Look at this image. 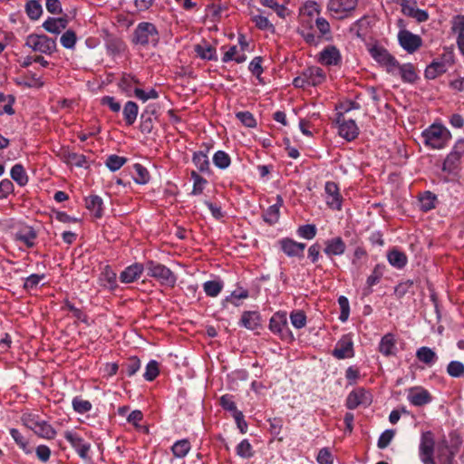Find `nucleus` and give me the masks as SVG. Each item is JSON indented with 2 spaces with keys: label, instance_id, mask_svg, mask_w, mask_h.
<instances>
[{
  "label": "nucleus",
  "instance_id": "1",
  "mask_svg": "<svg viewBox=\"0 0 464 464\" xmlns=\"http://www.w3.org/2000/svg\"><path fill=\"white\" fill-rule=\"evenodd\" d=\"M435 451L440 464H454L457 450L450 446L446 440L436 446L433 433L430 430L422 432L419 445V458L422 464H436Z\"/></svg>",
  "mask_w": 464,
  "mask_h": 464
},
{
  "label": "nucleus",
  "instance_id": "2",
  "mask_svg": "<svg viewBox=\"0 0 464 464\" xmlns=\"http://www.w3.org/2000/svg\"><path fill=\"white\" fill-rule=\"evenodd\" d=\"M160 42V34L156 25L150 22L139 23L131 35V43L142 47L156 46Z\"/></svg>",
  "mask_w": 464,
  "mask_h": 464
},
{
  "label": "nucleus",
  "instance_id": "3",
  "mask_svg": "<svg viewBox=\"0 0 464 464\" xmlns=\"http://www.w3.org/2000/svg\"><path fill=\"white\" fill-rule=\"evenodd\" d=\"M421 138L426 146L433 150H440L448 144L451 134L442 125L433 124L422 131Z\"/></svg>",
  "mask_w": 464,
  "mask_h": 464
},
{
  "label": "nucleus",
  "instance_id": "4",
  "mask_svg": "<svg viewBox=\"0 0 464 464\" xmlns=\"http://www.w3.org/2000/svg\"><path fill=\"white\" fill-rule=\"evenodd\" d=\"M22 421L25 427L33 430L40 438L53 440L56 436L55 429L46 420H42L37 414H24Z\"/></svg>",
  "mask_w": 464,
  "mask_h": 464
},
{
  "label": "nucleus",
  "instance_id": "5",
  "mask_svg": "<svg viewBox=\"0 0 464 464\" xmlns=\"http://www.w3.org/2000/svg\"><path fill=\"white\" fill-rule=\"evenodd\" d=\"M145 270L148 276L153 277L160 285L174 287L177 282V276L175 274L166 266L153 261L149 260L145 263Z\"/></svg>",
  "mask_w": 464,
  "mask_h": 464
},
{
  "label": "nucleus",
  "instance_id": "6",
  "mask_svg": "<svg viewBox=\"0 0 464 464\" xmlns=\"http://www.w3.org/2000/svg\"><path fill=\"white\" fill-rule=\"evenodd\" d=\"M63 437L82 459H91V444L87 442L76 430H67L63 432Z\"/></svg>",
  "mask_w": 464,
  "mask_h": 464
},
{
  "label": "nucleus",
  "instance_id": "7",
  "mask_svg": "<svg viewBox=\"0 0 464 464\" xmlns=\"http://www.w3.org/2000/svg\"><path fill=\"white\" fill-rule=\"evenodd\" d=\"M25 45L34 52L52 54L56 50V42L44 34H32L26 37Z\"/></svg>",
  "mask_w": 464,
  "mask_h": 464
},
{
  "label": "nucleus",
  "instance_id": "8",
  "mask_svg": "<svg viewBox=\"0 0 464 464\" xmlns=\"http://www.w3.org/2000/svg\"><path fill=\"white\" fill-rule=\"evenodd\" d=\"M370 53L378 63L386 68L389 73L395 74L398 61L385 48L375 45L370 49Z\"/></svg>",
  "mask_w": 464,
  "mask_h": 464
},
{
  "label": "nucleus",
  "instance_id": "9",
  "mask_svg": "<svg viewBox=\"0 0 464 464\" xmlns=\"http://www.w3.org/2000/svg\"><path fill=\"white\" fill-rule=\"evenodd\" d=\"M269 329L282 339H293L288 328L286 313L285 312H277L273 314L269 322Z\"/></svg>",
  "mask_w": 464,
  "mask_h": 464
},
{
  "label": "nucleus",
  "instance_id": "10",
  "mask_svg": "<svg viewBox=\"0 0 464 464\" xmlns=\"http://www.w3.org/2000/svg\"><path fill=\"white\" fill-rule=\"evenodd\" d=\"M398 41L402 49L407 51L409 53H414L422 44L420 36L414 34L406 29L399 31Z\"/></svg>",
  "mask_w": 464,
  "mask_h": 464
},
{
  "label": "nucleus",
  "instance_id": "11",
  "mask_svg": "<svg viewBox=\"0 0 464 464\" xmlns=\"http://www.w3.org/2000/svg\"><path fill=\"white\" fill-rule=\"evenodd\" d=\"M401 7L403 14L414 18L417 22L422 23L429 19V14L425 10L417 8L416 0H396Z\"/></svg>",
  "mask_w": 464,
  "mask_h": 464
},
{
  "label": "nucleus",
  "instance_id": "12",
  "mask_svg": "<svg viewBox=\"0 0 464 464\" xmlns=\"http://www.w3.org/2000/svg\"><path fill=\"white\" fill-rule=\"evenodd\" d=\"M332 354L339 360L353 357L354 353L352 335H343L341 339L336 343L335 348L332 352Z\"/></svg>",
  "mask_w": 464,
  "mask_h": 464
},
{
  "label": "nucleus",
  "instance_id": "13",
  "mask_svg": "<svg viewBox=\"0 0 464 464\" xmlns=\"http://www.w3.org/2000/svg\"><path fill=\"white\" fill-rule=\"evenodd\" d=\"M371 403V393L362 388L351 392L346 399V407L350 410L356 409L361 405L369 406Z\"/></svg>",
  "mask_w": 464,
  "mask_h": 464
},
{
  "label": "nucleus",
  "instance_id": "14",
  "mask_svg": "<svg viewBox=\"0 0 464 464\" xmlns=\"http://www.w3.org/2000/svg\"><path fill=\"white\" fill-rule=\"evenodd\" d=\"M277 244L280 246V249L288 256V257H297L301 258L304 256V251L305 249L306 245L304 243L296 242L292 238L284 237L280 239Z\"/></svg>",
  "mask_w": 464,
  "mask_h": 464
},
{
  "label": "nucleus",
  "instance_id": "15",
  "mask_svg": "<svg viewBox=\"0 0 464 464\" xmlns=\"http://www.w3.org/2000/svg\"><path fill=\"white\" fill-rule=\"evenodd\" d=\"M339 126V135L347 141L355 140L359 135V128L353 120H345L340 113L336 120Z\"/></svg>",
  "mask_w": 464,
  "mask_h": 464
},
{
  "label": "nucleus",
  "instance_id": "16",
  "mask_svg": "<svg viewBox=\"0 0 464 464\" xmlns=\"http://www.w3.org/2000/svg\"><path fill=\"white\" fill-rule=\"evenodd\" d=\"M318 62L325 66H339L342 63V55L336 46L328 45L319 53Z\"/></svg>",
  "mask_w": 464,
  "mask_h": 464
},
{
  "label": "nucleus",
  "instance_id": "17",
  "mask_svg": "<svg viewBox=\"0 0 464 464\" xmlns=\"http://www.w3.org/2000/svg\"><path fill=\"white\" fill-rule=\"evenodd\" d=\"M324 191L326 194V204L333 209H341L342 197L339 193L338 186L335 182L328 181L325 183Z\"/></svg>",
  "mask_w": 464,
  "mask_h": 464
},
{
  "label": "nucleus",
  "instance_id": "18",
  "mask_svg": "<svg viewBox=\"0 0 464 464\" xmlns=\"http://www.w3.org/2000/svg\"><path fill=\"white\" fill-rule=\"evenodd\" d=\"M358 0H330L327 9L334 14L343 17L344 13L354 10L357 6Z\"/></svg>",
  "mask_w": 464,
  "mask_h": 464
},
{
  "label": "nucleus",
  "instance_id": "19",
  "mask_svg": "<svg viewBox=\"0 0 464 464\" xmlns=\"http://www.w3.org/2000/svg\"><path fill=\"white\" fill-rule=\"evenodd\" d=\"M407 399L414 406H423L430 402L431 396L422 387H412L408 391Z\"/></svg>",
  "mask_w": 464,
  "mask_h": 464
},
{
  "label": "nucleus",
  "instance_id": "20",
  "mask_svg": "<svg viewBox=\"0 0 464 464\" xmlns=\"http://www.w3.org/2000/svg\"><path fill=\"white\" fill-rule=\"evenodd\" d=\"M145 270V264L134 263L127 266L121 274L120 280L121 283L130 284L138 280L143 271Z\"/></svg>",
  "mask_w": 464,
  "mask_h": 464
},
{
  "label": "nucleus",
  "instance_id": "21",
  "mask_svg": "<svg viewBox=\"0 0 464 464\" xmlns=\"http://www.w3.org/2000/svg\"><path fill=\"white\" fill-rule=\"evenodd\" d=\"M324 246V252L329 257L342 256L346 249V245L341 237L327 239Z\"/></svg>",
  "mask_w": 464,
  "mask_h": 464
},
{
  "label": "nucleus",
  "instance_id": "22",
  "mask_svg": "<svg viewBox=\"0 0 464 464\" xmlns=\"http://www.w3.org/2000/svg\"><path fill=\"white\" fill-rule=\"evenodd\" d=\"M451 30L457 34L458 47L464 55V15L458 14L452 18Z\"/></svg>",
  "mask_w": 464,
  "mask_h": 464
},
{
  "label": "nucleus",
  "instance_id": "23",
  "mask_svg": "<svg viewBox=\"0 0 464 464\" xmlns=\"http://www.w3.org/2000/svg\"><path fill=\"white\" fill-rule=\"evenodd\" d=\"M379 352L386 356H392L396 354L397 347H396V340L392 334H386L379 343Z\"/></svg>",
  "mask_w": 464,
  "mask_h": 464
},
{
  "label": "nucleus",
  "instance_id": "24",
  "mask_svg": "<svg viewBox=\"0 0 464 464\" xmlns=\"http://www.w3.org/2000/svg\"><path fill=\"white\" fill-rule=\"evenodd\" d=\"M261 317L256 311H245L239 321V325L248 330H255L260 325Z\"/></svg>",
  "mask_w": 464,
  "mask_h": 464
},
{
  "label": "nucleus",
  "instance_id": "25",
  "mask_svg": "<svg viewBox=\"0 0 464 464\" xmlns=\"http://www.w3.org/2000/svg\"><path fill=\"white\" fill-rule=\"evenodd\" d=\"M304 78L307 79L308 84L316 86L325 80V73L320 67L312 66L304 71Z\"/></svg>",
  "mask_w": 464,
  "mask_h": 464
},
{
  "label": "nucleus",
  "instance_id": "26",
  "mask_svg": "<svg viewBox=\"0 0 464 464\" xmlns=\"http://www.w3.org/2000/svg\"><path fill=\"white\" fill-rule=\"evenodd\" d=\"M86 208L93 213L94 217L100 218L103 215V201L98 195H90L85 198Z\"/></svg>",
  "mask_w": 464,
  "mask_h": 464
},
{
  "label": "nucleus",
  "instance_id": "27",
  "mask_svg": "<svg viewBox=\"0 0 464 464\" xmlns=\"http://www.w3.org/2000/svg\"><path fill=\"white\" fill-rule=\"evenodd\" d=\"M68 24L66 18L59 17L53 18L49 17L44 24L43 27L49 33L60 34L62 30L65 29Z\"/></svg>",
  "mask_w": 464,
  "mask_h": 464
},
{
  "label": "nucleus",
  "instance_id": "28",
  "mask_svg": "<svg viewBox=\"0 0 464 464\" xmlns=\"http://www.w3.org/2000/svg\"><path fill=\"white\" fill-rule=\"evenodd\" d=\"M416 358L428 366L433 365L438 360L436 353L427 346H422L416 351Z\"/></svg>",
  "mask_w": 464,
  "mask_h": 464
},
{
  "label": "nucleus",
  "instance_id": "29",
  "mask_svg": "<svg viewBox=\"0 0 464 464\" xmlns=\"http://www.w3.org/2000/svg\"><path fill=\"white\" fill-rule=\"evenodd\" d=\"M384 270L385 266L382 264H377L374 266L372 274L367 277L366 280L367 289L365 290V295H369L372 292L371 288L380 282V280L383 276Z\"/></svg>",
  "mask_w": 464,
  "mask_h": 464
},
{
  "label": "nucleus",
  "instance_id": "30",
  "mask_svg": "<svg viewBox=\"0 0 464 464\" xmlns=\"http://www.w3.org/2000/svg\"><path fill=\"white\" fill-rule=\"evenodd\" d=\"M387 259L391 266L398 269L403 268L408 262L407 256L398 249L389 251L387 254Z\"/></svg>",
  "mask_w": 464,
  "mask_h": 464
},
{
  "label": "nucleus",
  "instance_id": "31",
  "mask_svg": "<svg viewBox=\"0 0 464 464\" xmlns=\"http://www.w3.org/2000/svg\"><path fill=\"white\" fill-rule=\"evenodd\" d=\"M139 107L136 102L129 101L125 103L122 111L124 121L128 126L132 125L137 119Z\"/></svg>",
  "mask_w": 464,
  "mask_h": 464
},
{
  "label": "nucleus",
  "instance_id": "32",
  "mask_svg": "<svg viewBox=\"0 0 464 464\" xmlns=\"http://www.w3.org/2000/svg\"><path fill=\"white\" fill-rule=\"evenodd\" d=\"M14 238L16 241L23 242L27 247H32L34 246L36 232L32 227H25L16 232Z\"/></svg>",
  "mask_w": 464,
  "mask_h": 464
},
{
  "label": "nucleus",
  "instance_id": "33",
  "mask_svg": "<svg viewBox=\"0 0 464 464\" xmlns=\"http://www.w3.org/2000/svg\"><path fill=\"white\" fill-rule=\"evenodd\" d=\"M282 203H283V199L280 196H278L277 203L270 206L266 210V212L264 213V220L266 223L272 225L278 221L279 216H280L279 208H280V206L282 205Z\"/></svg>",
  "mask_w": 464,
  "mask_h": 464
},
{
  "label": "nucleus",
  "instance_id": "34",
  "mask_svg": "<svg viewBox=\"0 0 464 464\" xmlns=\"http://www.w3.org/2000/svg\"><path fill=\"white\" fill-rule=\"evenodd\" d=\"M396 73H399L401 79L407 82H414L418 77L414 67L411 63L401 65L398 63V68H396L395 74Z\"/></svg>",
  "mask_w": 464,
  "mask_h": 464
},
{
  "label": "nucleus",
  "instance_id": "35",
  "mask_svg": "<svg viewBox=\"0 0 464 464\" xmlns=\"http://www.w3.org/2000/svg\"><path fill=\"white\" fill-rule=\"evenodd\" d=\"M461 162L462 160L450 151L443 161L442 170L448 174H456Z\"/></svg>",
  "mask_w": 464,
  "mask_h": 464
},
{
  "label": "nucleus",
  "instance_id": "36",
  "mask_svg": "<svg viewBox=\"0 0 464 464\" xmlns=\"http://www.w3.org/2000/svg\"><path fill=\"white\" fill-rule=\"evenodd\" d=\"M447 65L443 61L432 62L425 70V77L428 79H435L439 75L446 72Z\"/></svg>",
  "mask_w": 464,
  "mask_h": 464
},
{
  "label": "nucleus",
  "instance_id": "37",
  "mask_svg": "<svg viewBox=\"0 0 464 464\" xmlns=\"http://www.w3.org/2000/svg\"><path fill=\"white\" fill-rule=\"evenodd\" d=\"M192 162L200 172L209 171V160L207 153L203 151H196L192 157Z\"/></svg>",
  "mask_w": 464,
  "mask_h": 464
},
{
  "label": "nucleus",
  "instance_id": "38",
  "mask_svg": "<svg viewBox=\"0 0 464 464\" xmlns=\"http://www.w3.org/2000/svg\"><path fill=\"white\" fill-rule=\"evenodd\" d=\"M194 51L198 57L204 60H217L216 49L208 44H197Z\"/></svg>",
  "mask_w": 464,
  "mask_h": 464
},
{
  "label": "nucleus",
  "instance_id": "39",
  "mask_svg": "<svg viewBox=\"0 0 464 464\" xmlns=\"http://www.w3.org/2000/svg\"><path fill=\"white\" fill-rule=\"evenodd\" d=\"M11 178L21 187L25 186L28 182V176L21 164H15L11 169Z\"/></svg>",
  "mask_w": 464,
  "mask_h": 464
},
{
  "label": "nucleus",
  "instance_id": "40",
  "mask_svg": "<svg viewBox=\"0 0 464 464\" xmlns=\"http://www.w3.org/2000/svg\"><path fill=\"white\" fill-rule=\"evenodd\" d=\"M10 435L19 446V448L25 453L31 454L33 452L32 447L29 445L28 440L21 434L17 429H11Z\"/></svg>",
  "mask_w": 464,
  "mask_h": 464
},
{
  "label": "nucleus",
  "instance_id": "41",
  "mask_svg": "<svg viewBox=\"0 0 464 464\" xmlns=\"http://www.w3.org/2000/svg\"><path fill=\"white\" fill-rule=\"evenodd\" d=\"M102 285L109 289H114L117 286V276L109 266H106L100 278Z\"/></svg>",
  "mask_w": 464,
  "mask_h": 464
},
{
  "label": "nucleus",
  "instance_id": "42",
  "mask_svg": "<svg viewBox=\"0 0 464 464\" xmlns=\"http://www.w3.org/2000/svg\"><path fill=\"white\" fill-rule=\"evenodd\" d=\"M190 442L188 440L184 439L176 441L171 447V450L176 458L181 459L187 456V454L190 450Z\"/></svg>",
  "mask_w": 464,
  "mask_h": 464
},
{
  "label": "nucleus",
  "instance_id": "43",
  "mask_svg": "<svg viewBox=\"0 0 464 464\" xmlns=\"http://www.w3.org/2000/svg\"><path fill=\"white\" fill-rule=\"evenodd\" d=\"M106 50L109 55L115 56L124 52L125 44L119 38H110L106 42Z\"/></svg>",
  "mask_w": 464,
  "mask_h": 464
},
{
  "label": "nucleus",
  "instance_id": "44",
  "mask_svg": "<svg viewBox=\"0 0 464 464\" xmlns=\"http://www.w3.org/2000/svg\"><path fill=\"white\" fill-rule=\"evenodd\" d=\"M140 361L138 357H130L122 365V372L129 377L133 376L140 369Z\"/></svg>",
  "mask_w": 464,
  "mask_h": 464
},
{
  "label": "nucleus",
  "instance_id": "45",
  "mask_svg": "<svg viewBox=\"0 0 464 464\" xmlns=\"http://www.w3.org/2000/svg\"><path fill=\"white\" fill-rule=\"evenodd\" d=\"M134 174L133 179L138 184H147L150 180V173L148 169L140 163H136L133 166Z\"/></svg>",
  "mask_w": 464,
  "mask_h": 464
},
{
  "label": "nucleus",
  "instance_id": "46",
  "mask_svg": "<svg viewBox=\"0 0 464 464\" xmlns=\"http://www.w3.org/2000/svg\"><path fill=\"white\" fill-rule=\"evenodd\" d=\"M223 283L220 280H210L203 284L204 292L208 296L216 297L221 292Z\"/></svg>",
  "mask_w": 464,
  "mask_h": 464
},
{
  "label": "nucleus",
  "instance_id": "47",
  "mask_svg": "<svg viewBox=\"0 0 464 464\" xmlns=\"http://www.w3.org/2000/svg\"><path fill=\"white\" fill-rule=\"evenodd\" d=\"M191 179H193V188L191 191V195H200L203 192L206 184L208 183L207 179L201 177L195 170L191 171Z\"/></svg>",
  "mask_w": 464,
  "mask_h": 464
},
{
  "label": "nucleus",
  "instance_id": "48",
  "mask_svg": "<svg viewBox=\"0 0 464 464\" xmlns=\"http://www.w3.org/2000/svg\"><path fill=\"white\" fill-rule=\"evenodd\" d=\"M213 163L217 168L226 169L229 167L231 159L224 150H218L213 156Z\"/></svg>",
  "mask_w": 464,
  "mask_h": 464
},
{
  "label": "nucleus",
  "instance_id": "49",
  "mask_svg": "<svg viewBox=\"0 0 464 464\" xmlns=\"http://www.w3.org/2000/svg\"><path fill=\"white\" fill-rule=\"evenodd\" d=\"M436 199V196L433 193L425 191L419 198L421 210L426 212L434 208Z\"/></svg>",
  "mask_w": 464,
  "mask_h": 464
},
{
  "label": "nucleus",
  "instance_id": "50",
  "mask_svg": "<svg viewBox=\"0 0 464 464\" xmlns=\"http://www.w3.org/2000/svg\"><path fill=\"white\" fill-rule=\"evenodd\" d=\"M63 159L67 164L74 165L76 167H83L86 163V158L82 154L66 151L63 154Z\"/></svg>",
  "mask_w": 464,
  "mask_h": 464
},
{
  "label": "nucleus",
  "instance_id": "51",
  "mask_svg": "<svg viewBox=\"0 0 464 464\" xmlns=\"http://www.w3.org/2000/svg\"><path fill=\"white\" fill-rule=\"evenodd\" d=\"M27 15L32 20H37L43 13L42 5L36 0H31L25 5Z\"/></svg>",
  "mask_w": 464,
  "mask_h": 464
},
{
  "label": "nucleus",
  "instance_id": "52",
  "mask_svg": "<svg viewBox=\"0 0 464 464\" xmlns=\"http://www.w3.org/2000/svg\"><path fill=\"white\" fill-rule=\"evenodd\" d=\"M160 373L159 362L155 360H150L145 369L143 377L146 381L151 382L157 378Z\"/></svg>",
  "mask_w": 464,
  "mask_h": 464
},
{
  "label": "nucleus",
  "instance_id": "53",
  "mask_svg": "<svg viewBox=\"0 0 464 464\" xmlns=\"http://www.w3.org/2000/svg\"><path fill=\"white\" fill-rule=\"evenodd\" d=\"M126 161V158L112 154L107 158L105 165L110 170L116 171L120 169Z\"/></svg>",
  "mask_w": 464,
  "mask_h": 464
},
{
  "label": "nucleus",
  "instance_id": "54",
  "mask_svg": "<svg viewBox=\"0 0 464 464\" xmlns=\"http://www.w3.org/2000/svg\"><path fill=\"white\" fill-rule=\"evenodd\" d=\"M72 403L73 410L80 414H84L92 410V403L81 397L73 398Z\"/></svg>",
  "mask_w": 464,
  "mask_h": 464
},
{
  "label": "nucleus",
  "instance_id": "55",
  "mask_svg": "<svg viewBox=\"0 0 464 464\" xmlns=\"http://www.w3.org/2000/svg\"><path fill=\"white\" fill-rule=\"evenodd\" d=\"M298 32L304 40L310 45L317 46L322 42V36L316 35L312 29H302Z\"/></svg>",
  "mask_w": 464,
  "mask_h": 464
},
{
  "label": "nucleus",
  "instance_id": "56",
  "mask_svg": "<svg viewBox=\"0 0 464 464\" xmlns=\"http://www.w3.org/2000/svg\"><path fill=\"white\" fill-rule=\"evenodd\" d=\"M316 227L313 224H307L300 226L297 229V235L300 237L305 238V239H313L316 236Z\"/></svg>",
  "mask_w": 464,
  "mask_h": 464
},
{
  "label": "nucleus",
  "instance_id": "57",
  "mask_svg": "<svg viewBox=\"0 0 464 464\" xmlns=\"http://www.w3.org/2000/svg\"><path fill=\"white\" fill-rule=\"evenodd\" d=\"M45 278V275L42 274H32L25 278L24 283V288L27 291L35 289L43 279Z\"/></svg>",
  "mask_w": 464,
  "mask_h": 464
},
{
  "label": "nucleus",
  "instance_id": "58",
  "mask_svg": "<svg viewBox=\"0 0 464 464\" xmlns=\"http://www.w3.org/2000/svg\"><path fill=\"white\" fill-rule=\"evenodd\" d=\"M450 376L459 378L464 374V364L459 361H451L447 367Z\"/></svg>",
  "mask_w": 464,
  "mask_h": 464
},
{
  "label": "nucleus",
  "instance_id": "59",
  "mask_svg": "<svg viewBox=\"0 0 464 464\" xmlns=\"http://www.w3.org/2000/svg\"><path fill=\"white\" fill-rule=\"evenodd\" d=\"M76 34L72 30H67L61 36L60 42L61 44L66 48V49H72L75 46L76 44Z\"/></svg>",
  "mask_w": 464,
  "mask_h": 464
},
{
  "label": "nucleus",
  "instance_id": "60",
  "mask_svg": "<svg viewBox=\"0 0 464 464\" xmlns=\"http://www.w3.org/2000/svg\"><path fill=\"white\" fill-rule=\"evenodd\" d=\"M290 321L293 326L301 329L305 326L306 316L303 311H295L290 314Z\"/></svg>",
  "mask_w": 464,
  "mask_h": 464
},
{
  "label": "nucleus",
  "instance_id": "61",
  "mask_svg": "<svg viewBox=\"0 0 464 464\" xmlns=\"http://www.w3.org/2000/svg\"><path fill=\"white\" fill-rule=\"evenodd\" d=\"M237 454L244 459H249L253 456L252 446L247 440H243L237 446Z\"/></svg>",
  "mask_w": 464,
  "mask_h": 464
},
{
  "label": "nucleus",
  "instance_id": "62",
  "mask_svg": "<svg viewBox=\"0 0 464 464\" xmlns=\"http://www.w3.org/2000/svg\"><path fill=\"white\" fill-rule=\"evenodd\" d=\"M367 258V253L362 246H357L353 253L352 264L359 270L363 265V259Z\"/></svg>",
  "mask_w": 464,
  "mask_h": 464
},
{
  "label": "nucleus",
  "instance_id": "63",
  "mask_svg": "<svg viewBox=\"0 0 464 464\" xmlns=\"http://www.w3.org/2000/svg\"><path fill=\"white\" fill-rule=\"evenodd\" d=\"M236 117L248 128H254L256 126V121L253 114L249 111H239L236 114Z\"/></svg>",
  "mask_w": 464,
  "mask_h": 464
},
{
  "label": "nucleus",
  "instance_id": "64",
  "mask_svg": "<svg viewBox=\"0 0 464 464\" xmlns=\"http://www.w3.org/2000/svg\"><path fill=\"white\" fill-rule=\"evenodd\" d=\"M394 435L395 432L393 430H386L385 431H383L378 439V448L381 450L387 448L391 441L392 440Z\"/></svg>",
  "mask_w": 464,
  "mask_h": 464
}]
</instances>
